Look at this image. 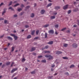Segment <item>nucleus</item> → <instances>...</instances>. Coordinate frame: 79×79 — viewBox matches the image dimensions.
Instances as JSON below:
<instances>
[{
    "mask_svg": "<svg viewBox=\"0 0 79 79\" xmlns=\"http://www.w3.org/2000/svg\"><path fill=\"white\" fill-rule=\"evenodd\" d=\"M45 56L46 58H49L48 59V60H51L53 58V57L51 56V55H45Z\"/></svg>",
    "mask_w": 79,
    "mask_h": 79,
    "instance_id": "nucleus-1",
    "label": "nucleus"
},
{
    "mask_svg": "<svg viewBox=\"0 0 79 79\" xmlns=\"http://www.w3.org/2000/svg\"><path fill=\"white\" fill-rule=\"evenodd\" d=\"M49 34H53L54 33V31L53 30H50L48 32Z\"/></svg>",
    "mask_w": 79,
    "mask_h": 79,
    "instance_id": "nucleus-2",
    "label": "nucleus"
},
{
    "mask_svg": "<svg viewBox=\"0 0 79 79\" xmlns=\"http://www.w3.org/2000/svg\"><path fill=\"white\" fill-rule=\"evenodd\" d=\"M72 46L73 48H76V47H77V44L74 43L73 44Z\"/></svg>",
    "mask_w": 79,
    "mask_h": 79,
    "instance_id": "nucleus-3",
    "label": "nucleus"
},
{
    "mask_svg": "<svg viewBox=\"0 0 79 79\" xmlns=\"http://www.w3.org/2000/svg\"><path fill=\"white\" fill-rule=\"evenodd\" d=\"M68 6L69 5H66L65 6L63 7L64 10H66L67 8H68Z\"/></svg>",
    "mask_w": 79,
    "mask_h": 79,
    "instance_id": "nucleus-4",
    "label": "nucleus"
},
{
    "mask_svg": "<svg viewBox=\"0 0 79 79\" xmlns=\"http://www.w3.org/2000/svg\"><path fill=\"white\" fill-rule=\"evenodd\" d=\"M17 69H18L17 68H15V69H13L11 70V73H14V71H15L17 70Z\"/></svg>",
    "mask_w": 79,
    "mask_h": 79,
    "instance_id": "nucleus-5",
    "label": "nucleus"
},
{
    "mask_svg": "<svg viewBox=\"0 0 79 79\" xmlns=\"http://www.w3.org/2000/svg\"><path fill=\"white\" fill-rule=\"evenodd\" d=\"M5 10H6V9L5 8L4 9V11H3L2 13V15H3L4 14H5V12H6V11Z\"/></svg>",
    "mask_w": 79,
    "mask_h": 79,
    "instance_id": "nucleus-6",
    "label": "nucleus"
},
{
    "mask_svg": "<svg viewBox=\"0 0 79 79\" xmlns=\"http://www.w3.org/2000/svg\"><path fill=\"white\" fill-rule=\"evenodd\" d=\"M35 50V48L32 47L31 48V52H32L33 51H34Z\"/></svg>",
    "mask_w": 79,
    "mask_h": 79,
    "instance_id": "nucleus-7",
    "label": "nucleus"
},
{
    "mask_svg": "<svg viewBox=\"0 0 79 79\" xmlns=\"http://www.w3.org/2000/svg\"><path fill=\"white\" fill-rule=\"evenodd\" d=\"M60 9V7L59 6H56L55 7V9L56 10H59Z\"/></svg>",
    "mask_w": 79,
    "mask_h": 79,
    "instance_id": "nucleus-8",
    "label": "nucleus"
},
{
    "mask_svg": "<svg viewBox=\"0 0 79 79\" xmlns=\"http://www.w3.org/2000/svg\"><path fill=\"white\" fill-rule=\"evenodd\" d=\"M45 11L44 10H42L41 11V14H44V13H45Z\"/></svg>",
    "mask_w": 79,
    "mask_h": 79,
    "instance_id": "nucleus-9",
    "label": "nucleus"
},
{
    "mask_svg": "<svg viewBox=\"0 0 79 79\" xmlns=\"http://www.w3.org/2000/svg\"><path fill=\"white\" fill-rule=\"evenodd\" d=\"M7 38L9 40H13V39H12V38H11L10 36H8L7 37Z\"/></svg>",
    "mask_w": 79,
    "mask_h": 79,
    "instance_id": "nucleus-10",
    "label": "nucleus"
},
{
    "mask_svg": "<svg viewBox=\"0 0 79 79\" xmlns=\"http://www.w3.org/2000/svg\"><path fill=\"white\" fill-rule=\"evenodd\" d=\"M61 53H62V52L60 51H57L56 52V54H61Z\"/></svg>",
    "mask_w": 79,
    "mask_h": 79,
    "instance_id": "nucleus-11",
    "label": "nucleus"
},
{
    "mask_svg": "<svg viewBox=\"0 0 79 79\" xmlns=\"http://www.w3.org/2000/svg\"><path fill=\"white\" fill-rule=\"evenodd\" d=\"M44 53H49L50 51H44Z\"/></svg>",
    "mask_w": 79,
    "mask_h": 79,
    "instance_id": "nucleus-12",
    "label": "nucleus"
},
{
    "mask_svg": "<svg viewBox=\"0 0 79 79\" xmlns=\"http://www.w3.org/2000/svg\"><path fill=\"white\" fill-rule=\"evenodd\" d=\"M48 44H50V45L52 44H53V41H49V42L48 43Z\"/></svg>",
    "mask_w": 79,
    "mask_h": 79,
    "instance_id": "nucleus-13",
    "label": "nucleus"
},
{
    "mask_svg": "<svg viewBox=\"0 0 79 79\" xmlns=\"http://www.w3.org/2000/svg\"><path fill=\"white\" fill-rule=\"evenodd\" d=\"M35 33V30H33L31 31V35H34V33Z\"/></svg>",
    "mask_w": 79,
    "mask_h": 79,
    "instance_id": "nucleus-14",
    "label": "nucleus"
},
{
    "mask_svg": "<svg viewBox=\"0 0 79 79\" xmlns=\"http://www.w3.org/2000/svg\"><path fill=\"white\" fill-rule=\"evenodd\" d=\"M55 16L54 15L51 17V19H55Z\"/></svg>",
    "mask_w": 79,
    "mask_h": 79,
    "instance_id": "nucleus-15",
    "label": "nucleus"
},
{
    "mask_svg": "<svg viewBox=\"0 0 79 79\" xmlns=\"http://www.w3.org/2000/svg\"><path fill=\"white\" fill-rule=\"evenodd\" d=\"M74 65L72 64L70 66V68H74Z\"/></svg>",
    "mask_w": 79,
    "mask_h": 79,
    "instance_id": "nucleus-16",
    "label": "nucleus"
},
{
    "mask_svg": "<svg viewBox=\"0 0 79 79\" xmlns=\"http://www.w3.org/2000/svg\"><path fill=\"white\" fill-rule=\"evenodd\" d=\"M63 59H64V60H67V59H68V58L66 57H63Z\"/></svg>",
    "mask_w": 79,
    "mask_h": 79,
    "instance_id": "nucleus-17",
    "label": "nucleus"
},
{
    "mask_svg": "<svg viewBox=\"0 0 79 79\" xmlns=\"http://www.w3.org/2000/svg\"><path fill=\"white\" fill-rule=\"evenodd\" d=\"M48 48V46H47L45 47V48H44V49L43 48H42V50H44V49H45V48Z\"/></svg>",
    "mask_w": 79,
    "mask_h": 79,
    "instance_id": "nucleus-18",
    "label": "nucleus"
},
{
    "mask_svg": "<svg viewBox=\"0 0 79 79\" xmlns=\"http://www.w3.org/2000/svg\"><path fill=\"white\" fill-rule=\"evenodd\" d=\"M9 10H13V11H14V9L12 8V7H10L9 8Z\"/></svg>",
    "mask_w": 79,
    "mask_h": 79,
    "instance_id": "nucleus-19",
    "label": "nucleus"
},
{
    "mask_svg": "<svg viewBox=\"0 0 79 79\" xmlns=\"http://www.w3.org/2000/svg\"><path fill=\"white\" fill-rule=\"evenodd\" d=\"M49 26V25L48 24H46L44 25V27H48V26Z\"/></svg>",
    "mask_w": 79,
    "mask_h": 79,
    "instance_id": "nucleus-20",
    "label": "nucleus"
},
{
    "mask_svg": "<svg viewBox=\"0 0 79 79\" xmlns=\"http://www.w3.org/2000/svg\"><path fill=\"white\" fill-rule=\"evenodd\" d=\"M15 40H17V39H18V37L17 36H15H15L14 37Z\"/></svg>",
    "mask_w": 79,
    "mask_h": 79,
    "instance_id": "nucleus-21",
    "label": "nucleus"
},
{
    "mask_svg": "<svg viewBox=\"0 0 79 79\" xmlns=\"http://www.w3.org/2000/svg\"><path fill=\"white\" fill-rule=\"evenodd\" d=\"M39 31L37 30L36 31V35H38V34H39Z\"/></svg>",
    "mask_w": 79,
    "mask_h": 79,
    "instance_id": "nucleus-22",
    "label": "nucleus"
},
{
    "mask_svg": "<svg viewBox=\"0 0 79 79\" xmlns=\"http://www.w3.org/2000/svg\"><path fill=\"white\" fill-rule=\"evenodd\" d=\"M34 13L31 14V17L33 18V17H34Z\"/></svg>",
    "mask_w": 79,
    "mask_h": 79,
    "instance_id": "nucleus-23",
    "label": "nucleus"
},
{
    "mask_svg": "<svg viewBox=\"0 0 79 79\" xmlns=\"http://www.w3.org/2000/svg\"><path fill=\"white\" fill-rule=\"evenodd\" d=\"M31 37V36L30 35H29L28 36H27V39H30Z\"/></svg>",
    "mask_w": 79,
    "mask_h": 79,
    "instance_id": "nucleus-24",
    "label": "nucleus"
},
{
    "mask_svg": "<svg viewBox=\"0 0 79 79\" xmlns=\"http://www.w3.org/2000/svg\"><path fill=\"white\" fill-rule=\"evenodd\" d=\"M42 62L43 63H46V60H42Z\"/></svg>",
    "mask_w": 79,
    "mask_h": 79,
    "instance_id": "nucleus-25",
    "label": "nucleus"
},
{
    "mask_svg": "<svg viewBox=\"0 0 79 79\" xmlns=\"http://www.w3.org/2000/svg\"><path fill=\"white\" fill-rule=\"evenodd\" d=\"M55 27L56 28H57V27H58V25L56 24L55 25Z\"/></svg>",
    "mask_w": 79,
    "mask_h": 79,
    "instance_id": "nucleus-26",
    "label": "nucleus"
},
{
    "mask_svg": "<svg viewBox=\"0 0 79 79\" xmlns=\"http://www.w3.org/2000/svg\"><path fill=\"white\" fill-rule=\"evenodd\" d=\"M52 5V3H50L49 4H48L47 6V7H48V6H50Z\"/></svg>",
    "mask_w": 79,
    "mask_h": 79,
    "instance_id": "nucleus-27",
    "label": "nucleus"
},
{
    "mask_svg": "<svg viewBox=\"0 0 79 79\" xmlns=\"http://www.w3.org/2000/svg\"><path fill=\"white\" fill-rule=\"evenodd\" d=\"M66 28H64L62 29H61V31H64V30H66Z\"/></svg>",
    "mask_w": 79,
    "mask_h": 79,
    "instance_id": "nucleus-28",
    "label": "nucleus"
},
{
    "mask_svg": "<svg viewBox=\"0 0 79 79\" xmlns=\"http://www.w3.org/2000/svg\"><path fill=\"white\" fill-rule=\"evenodd\" d=\"M45 38H47V33H45Z\"/></svg>",
    "mask_w": 79,
    "mask_h": 79,
    "instance_id": "nucleus-29",
    "label": "nucleus"
},
{
    "mask_svg": "<svg viewBox=\"0 0 79 79\" xmlns=\"http://www.w3.org/2000/svg\"><path fill=\"white\" fill-rule=\"evenodd\" d=\"M21 10H22V9L21 8L18 9V11H21Z\"/></svg>",
    "mask_w": 79,
    "mask_h": 79,
    "instance_id": "nucleus-30",
    "label": "nucleus"
},
{
    "mask_svg": "<svg viewBox=\"0 0 79 79\" xmlns=\"http://www.w3.org/2000/svg\"><path fill=\"white\" fill-rule=\"evenodd\" d=\"M12 1H10L9 4L8 5V6H10L12 4Z\"/></svg>",
    "mask_w": 79,
    "mask_h": 79,
    "instance_id": "nucleus-31",
    "label": "nucleus"
},
{
    "mask_svg": "<svg viewBox=\"0 0 79 79\" xmlns=\"http://www.w3.org/2000/svg\"><path fill=\"white\" fill-rule=\"evenodd\" d=\"M10 64V62H7L6 63V65H7V66H8V65H9Z\"/></svg>",
    "mask_w": 79,
    "mask_h": 79,
    "instance_id": "nucleus-32",
    "label": "nucleus"
},
{
    "mask_svg": "<svg viewBox=\"0 0 79 79\" xmlns=\"http://www.w3.org/2000/svg\"><path fill=\"white\" fill-rule=\"evenodd\" d=\"M64 47H66L67 46H68V44H64Z\"/></svg>",
    "mask_w": 79,
    "mask_h": 79,
    "instance_id": "nucleus-33",
    "label": "nucleus"
},
{
    "mask_svg": "<svg viewBox=\"0 0 79 79\" xmlns=\"http://www.w3.org/2000/svg\"><path fill=\"white\" fill-rule=\"evenodd\" d=\"M71 10H69L68 11V14H69L71 13Z\"/></svg>",
    "mask_w": 79,
    "mask_h": 79,
    "instance_id": "nucleus-34",
    "label": "nucleus"
},
{
    "mask_svg": "<svg viewBox=\"0 0 79 79\" xmlns=\"http://www.w3.org/2000/svg\"><path fill=\"white\" fill-rule=\"evenodd\" d=\"M14 50H15V48H14V47H12L11 52H13V51H14Z\"/></svg>",
    "mask_w": 79,
    "mask_h": 79,
    "instance_id": "nucleus-35",
    "label": "nucleus"
},
{
    "mask_svg": "<svg viewBox=\"0 0 79 79\" xmlns=\"http://www.w3.org/2000/svg\"><path fill=\"white\" fill-rule=\"evenodd\" d=\"M19 4L18 3V4H15V5L14 6H18L19 5Z\"/></svg>",
    "mask_w": 79,
    "mask_h": 79,
    "instance_id": "nucleus-36",
    "label": "nucleus"
},
{
    "mask_svg": "<svg viewBox=\"0 0 79 79\" xmlns=\"http://www.w3.org/2000/svg\"><path fill=\"white\" fill-rule=\"evenodd\" d=\"M10 35L14 37L15 36V35L14 34H10Z\"/></svg>",
    "mask_w": 79,
    "mask_h": 79,
    "instance_id": "nucleus-37",
    "label": "nucleus"
},
{
    "mask_svg": "<svg viewBox=\"0 0 79 79\" xmlns=\"http://www.w3.org/2000/svg\"><path fill=\"white\" fill-rule=\"evenodd\" d=\"M35 71H33L31 72V73L32 74H35Z\"/></svg>",
    "mask_w": 79,
    "mask_h": 79,
    "instance_id": "nucleus-38",
    "label": "nucleus"
},
{
    "mask_svg": "<svg viewBox=\"0 0 79 79\" xmlns=\"http://www.w3.org/2000/svg\"><path fill=\"white\" fill-rule=\"evenodd\" d=\"M39 39V37H35L34 38L35 40H37V39Z\"/></svg>",
    "mask_w": 79,
    "mask_h": 79,
    "instance_id": "nucleus-39",
    "label": "nucleus"
},
{
    "mask_svg": "<svg viewBox=\"0 0 79 79\" xmlns=\"http://www.w3.org/2000/svg\"><path fill=\"white\" fill-rule=\"evenodd\" d=\"M4 5V4L3 3H1L0 4V6H2V5Z\"/></svg>",
    "mask_w": 79,
    "mask_h": 79,
    "instance_id": "nucleus-40",
    "label": "nucleus"
},
{
    "mask_svg": "<svg viewBox=\"0 0 79 79\" xmlns=\"http://www.w3.org/2000/svg\"><path fill=\"white\" fill-rule=\"evenodd\" d=\"M25 61V59L24 58H23L22 60V62H24V61Z\"/></svg>",
    "mask_w": 79,
    "mask_h": 79,
    "instance_id": "nucleus-41",
    "label": "nucleus"
},
{
    "mask_svg": "<svg viewBox=\"0 0 79 79\" xmlns=\"http://www.w3.org/2000/svg\"><path fill=\"white\" fill-rule=\"evenodd\" d=\"M42 56H39L38 57V58H42Z\"/></svg>",
    "mask_w": 79,
    "mask_h": 79,
    "instance_id": "nucleus-42",
    "label": "nucleus"
},
{
    "mask_svg": "<svg viewBox=\"0 0 79 79\" xmlns=\"http://www.w3.org/2000/svg\"><path fill=\"white\" fill-rule=\"evenodd\" d=\"M30 8V6H27L26 7V8H27V9H28V8Z\"/></svg>",
    "mask_w": 79,
    "mask_h": 79,
    "instance_id": "nucleus-43",
    "label": "nucleus"
},
{
    "mask_svg": "<svg viewBox=\"0 0 79 79\" xmlns=\"http://www.w3.org/2000/svg\"><path fill=\"white\" fill-rule=\"evenodd\" d=\"M25 27H26V28H27V27H29V26L27 25H26L25 26Z\"/></svg>",
    "mask_w": 79,
    "mask_h": 79,
    "instance_id": "nucleus-44",
    "label": "nucleus"
},
{
    "mask_svg": "<svg viewBox=\"0 0 79 79\" xmlns=\"http://www.w3.org/2000/svg\"><path fill=\"white\" fill-rule=\"evenodd\" d=\"M4 36V35L1 36L0 37V39H2V38Z\"/></svg>",
    "mask_w": 79,
    "mask_h": 79,
    "instance_id": "nucleus-45",
    "label": "nucleus"
},
{
    "mask_svg": "<svg viewBox=\"0 0 79 79\" xmlns=\"http://www.w3.org/2000/svg\"><path fill=\"white\" fill-rule=\"evenodd\" d=\"M24 5L23 4H22L21 5V7L22 8H23V7H24Z\"/></svg>",
    "mask_w": 79,
    "mask_h": 79,
    "instance_id": "nucleus-46",
    "label": "nucleus"
},
{
    "mask_svg": "<svg viewBox=\"0 0 79 79\" xmlns=\"http://www.w3.org/2000/svg\"><path fill=\"white\" fill-rule=\"evenodd\" d=\"M55 64H53V65H52V68H54V67H55Z\"/></svg>",
    "mask_w": 79,
    "mask_h": 79,
    "instance_id": "nucleus-47",
    "label": "nucleus"
},
{
    "mask_svg": "<svg viewBox=\"0 0 79 79\" xmlns=\"http://www.w3.org/2000/svg\"><path fill=\"white\" fill-rule=\"evenodd\" d=\"M7 20H5L4 21V23L5 24H6V23H7Z\"/></svg>",
    "mask_w": 79,
    "mask_h": 79,
    "instance_id": "nucleus-48",
    "label": "nucleus"
},
{
    "mask_svg": "<svg viewBox=\"0 0 79 79\" xmlns=\"http://www.w3.org/2000/svg\"><path fill=\"white\" fill-rule=\"evenodd\" d=\"M67 32H68V33H70V31L69 30H67Z\"/></svg>",
    "mask_w": 79,
    "mask_h": 79,
    "instance_id": "nucleus-49",
    "label": "nucleus"
},
{
    "mask_svg": "<svg viewBox=\"0 0 79 79\" xmlns=\"http://www.w3.org/2000/svg\"><path fill=\"white\" fill-rule=\"evenodd\" d=\"M4 66H5V65L4 64L2 65V68H3Z\"/></svg>",
    "mask_w": 79,
    "mask_h": 79,
    "instance_id": "nucleus-50",
    "label": "nucleus"
},
{
    "mask_svg": "<svg viewBox=\"0 0 79 79\" xmlns=\"http://www.w3.org/2000/svg\"><path fill=\"white\" fill-rule=\"evenodd\" d=\"M33 55H36V53H33Z\"/></svg>",
    "mask_w": 79,
    "mask_h": 79,
    "instance_id": "nucleus-51",
    "label": "nucleus"
},
{
    "mask_svg": "<svg viewBox=\"0 0 79 79\" xmlns=\"http://www.w3.org/2000/svg\"><path fill=\"white\" fill-rule=\"evenodd\" d=\"M49 79H52V77H49Z\"/></svg>",
    "mask_w": 79,
    "mask_h": 79,
    "instance_id": "nucleus-52",
    "label": "nucleus"
},
{
    "mask_svg": "<svg viewBox=\"0 0 79 79\" xmlns=\"http://www.w3.org/2000/svg\"><path fill=\"white\" fill-rule=\"evenodd\" d=\"M65 74H66V75H68L69 73H68L67 72L65 73Z\"/></svg>",
    "mask_w": 79,
    "mask_h": 79,
    "instance_id": "nucleus-53",
    "label": "nucleus"
},
{
    "mask_svg": "<svg viewBox=\"0 0 79 79\" xmlns=\"http://www.w3.org/2000/svg\"><path fill=\"white\" fill-rule=\"evenodd\" d=\"M54 15H57V12L54 13Z\"/></svg>",
    "mask_w": 79,
    "mask_h": 79,
    "instance_id": "nucleus-54",
    "label": "nucleus"
},
{
    "mask_svg": "<svg viewBox=\"0 0 79 79\" xmlns=\"http://www.w3.org/2000/svg\"><path fill=\"white\" fill-rule=\"evenodd\" d=\"M14 17H17V15H14Z\"/></svg>",
    "mask_w": 79,
    "mask_h": 79,
    "instance_id": "nucleus-55",
    "label": "nucleus"
},
{
    "mask_svg": "<svg viewBox=\"0 0 79 79\" xmlns=\"http://www.w3.org/2000/svg\"><path fill=\"white\" fill-rule=\"evenodd\" d=\"M3 19H4L3 18H1L0 19V20H3Z\"/></svg>",
    "mask_w": 79,
    "mask_h": 79,
    "instance_id": "nucleus-56",
    "label": "nucleus"
},
{
    "mask_svg": "<svg viewBox=\"0 0 79 79\" xmlns=\"http://www.w3.org/2000/svg\"><path fill=\"white\" fill-rule=\"evenodd\" d=\"M7 45H8V46H10V43H8V44H7Z\"/></svg>",
    "mask_w": 79,
    "mask_h": 79,
    "instance_id": "nucleus-57",
    "label": "nucleus"
},
{
    "mask_svg": "<svg viewBox=\"0 0 79 79\" xmlns=\"http://www.w3.org/2000/svg\"><path fill=\"white\" fill-rule=\"evenodd\" d=\"M76 26H77V25H73V27H76Z\"/></svg>",
    "mask_w": 79,
    "mask_h": 79,
    "instance_id": "nucleus-58",
    "label": "nucleus"
},
{
    "mask_svg": "<svg viewBox=\"0 0 79 79\" xmlns=\"http://www.w3.org/2000/svg\"><path fill=\"white\" fill-rule=\"evenodd\" d=\"M55 34H56V35H57L58 34V33L56 31L55 32Z\"/></svg>",
    "mask_w": 79,
    "mask_h": 79,
    "instance_id": "nucleus-59",
    "label": "nucleus"
},
{
    "mask_svg": "<svg viewBox=\"0 0 79 79\" xmlns=\"http://www.w3.org/2000/svg\"><path fill=\"white\" fill-rule=\"evenodd\" d=\"M4 50H7V48H4Z\"/></svg>",
    "mask_w": 79,
    "mask_h": 79,
    "instance_id": "nucleus-60",
    "label": "nucleus"
},
{
    "mask_svg": "<svg viewBox=\"0 0 79 79\" xmlns=\"http://www.w3.org/2000/svg\"><path fill=\"white\" fill-rule=\"evenodd\" d=\"M23 12H21V13H20V15L21 16V15H23Z\"/></svg>",
    "mask_w": 79,
    "mask_h": 79,
    "instance_id": "nucleus-61",
    "label": "nucleus"
},
{
    "mask_svg": "<svg viewBox=\"0 0 79 79\" xmlns=\"http://www.w3.org/2000/svg\"><path fill=\"white\" fill-rule=\"evenodd\" d=\"M14 3H17V1H15Z\"/></svg>",
    "mask_w": 79,
    "mask_h": 79,
    "instance_id": "nucleus-62",
    "label": "nucleus"
},
{
    "mask_svg": "<svg viewBox=\"0 0 79 79\" xmlns=\"http://www.w3.org/2000/svg\"><path fill=\"white\" fill-rule=\"evenodd\" d=\"M77 21L78 22V26H79V20H78Z\"/></svg>",
    "mask_w": 79,
    "mask_h": 79,
    "instance_id": "nucleus-63",
    "label": "nucleus"
},
{
    "mask_svg": "<svg viewBox=\"0 0 79 79\" xmlns=\"http://www.w3.org/2000/svg\"><path fill=\"white\" fill-rule=\"evenodd\" d=\"M14 79H17V78L16 77H15L14 78Z\"/></svg>",
    "mask_w": 79,
    "mask_h": 79,
    "instance_id": "nucleus-64",
    "label": "nucleus"
}]
</instances>
